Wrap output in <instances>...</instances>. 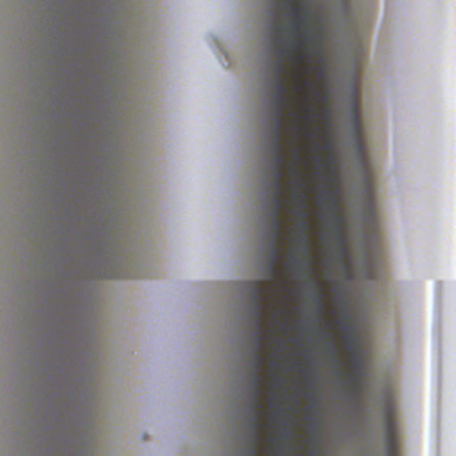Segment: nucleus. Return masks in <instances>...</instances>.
Masks as SVG:
<instances>
[{"label": "nucleus", "mask_w": 456, "mask_h": 456, "mask_svg": "<svg viewBox=\"0 0 456 456\" xmlns=\"http://www.w3.org/2000/svg\"><path fill=\"white\" fill-rule=\"evenodd\" d=\"M333 235L337 240L338 245L341 244H347L346 237L344 232V230L342 229H337L335 232H333Z\"/></svg>", "instance_id": "16"}, {"label": "nucleus", "mask_w": 456, "mask_h": 456, "mask_svg": "<svg viewBox=\"0 0 456 456\" xmlns=\"http://www.w3.org/2000/svg\"><path fill=\"white\" fill-rule=\"evenodd\" d=\"M282 314L281 311L280 312H275L274 314H273V317L276 318L278 315H281Z\"/></svg>", "instance_id": "29"}, {"label": "nucleus", "mask_w": 456, "mask_h": 456, "mask_svg": "<svg viewBox=\"0 0 456 456\" xmlns=\"http://www.w3.org/2000/svg\"><path fill=\"white\" fill-rule=\"evenodd\" d=\"M345 386L350 388L352 397H358L362 389V379L360 377V373L349 372Z\"/></svg>", "instance_id": "9"}, {"label": "nucleus", "mask_w": 456, "mask_h": 456, "mask_svg": "<svg viewBox=\"0 0 456 456\" xmlns=\"http://www.w3.org/2000/svg\"><path fill=\"white\" fill-rule=\"evenodd\" d=\"M258 419H259V416L256 415V418H255V422H254V427H255V430H256L255 436H256V438L258 437V435H257Z\"/></svg>", "instance_id": "22"}, {"label": "nucleus", "mask_w": 456, "mask_h": 456, "mask_svg": "<svg viewBox=\"0 0 456 456\" xmlns=\"http://www.w3.org/2000/svg\"><path fill=\"white\" fill-rule=\"evenodd\" d=\"M370 211L371 213V216H374V209H373V205H372L371 200H370Z\"/></svg>", "instance_id": "26"}, {"label": "nucleus", "mask_w": 456, "mask_h": 456, "mask_svg": "<svg viewBox=\"0 0 456 456\" xmlns=\"http://www.w3.org/2000/svg\"><path fill=\"white\" fill-rule=\"evenodd\" d=\"M281 32H283V28H279V33H281Z\"/></svg>", "instance_id": "31"}, {"label": "nucleus", "mask_w": 456, "mask_h": 456, "mask_svg": "<svg viewBox=\"0 0 456 456\" xmlns=\"http://www.w3.org/2000/svg\"><path fill=\"white\" fill-rule=\"evenodd\" d=\"M253 297H254V302H255V305L253 307V313H254V315H255V318H256V322H255V324H256V327L257 328V332H256V363H255V369H256V372L254 374V384H255V395H254V403L256 407H260L261 406V402L258 398V395H259V390H260V386H261V383H262V378L261 376L258 374V371L261 368V365H262V362L259 358V354H258V351L259 349L261 348L262 346V338H263V335H262V318L264 316V309H263V306L260 303L261 301V297H262V290L260 289L259 286H258V283L256 282L255 284V291H254V295H253Z\"/></svg>", "instance_id": "3"}, {"label": "nucleus", "mask_w": 456, "mask_h": 456, "mask_svg": "<svg viewBox=\"0 0 456 456\" xmlns=\"http://www.w3.org/2000/svg\"><path fill=\"white\" fill-rule=\"evenodd\" d=\"M257 455V449L256 447H254L252 449V456H256Z\"/></svg>", "instance_id": "28"}, {"label": "nucleus", "mask_w": 456, "mask_h": 456, "mask_svg": "<svg viewBox=\"0 0 456 456\" xmlns=\"http://www.w3.org/2000/svg\"><path fill=\"white\" fill-rule=\"evenodd\" d=\"M386 434L385 450L387 456H398V442L396 436V423L395 420V408L391 403L384 409Z\"/></svg>", "instance_id": "4"}, {"label": "nucleus", "mask_w": 456, "mask_h": 456, "mask_svg": "<svg viewBox=\"0 0 456 456\" xmlns=\"http://www.w3.org/2000/svg\"><path fill=\"white\" fill-rule=\"evenodd\" d=\"M287 434H288V436H290V430H288Z\"/></svg>", "instance_id": "32"}, {"label": "nucleus", "mask_w": 456, "mask_h": 456, "mask_svg": "<svg viewBox=\"0 0 456 456\" xmlns=\"http://www.w3.org/2000/svg\"><path fill=\"white\" fill-rule=\"evenodd\" d=\"M326 148H327V149H331V143H330V142H328V143L326 144Z\"/></svg>", "instance_id": "30"}, {"label": "nucleus", "mask_w": 456, "mask_h": 456, "mask_svg": "<svg viewBox=\"0 0 456 456\" xmlns=\"http://www.w3.org/2000/svg\"><path fill=\"white\" fill-rule=\"evenodd\" d=\"M339 190L338 188L330 191L328 192V198L330 200V219L331 224L333 226V232L337 229L344 230L346 224L345 217L339 214L340 205L338 200Z\"/></svg>", "instance_id": "6"}, {"label": "nucleus", "mask_w": 456, "mask_h": 456, "mask_svg": "<svg viewBox=\"0 0 456 456\" xmlns=\"http://www.w3.org/2000/svg\"><path fill=\"white\" fill-rule=\"evenodd\" d=\"M281 247L280 242L272 241L271 243V254H270V265H269V273L270 277L273 280H276L278 278L277 272V264L281 257Z\"/></svg>", "instance_id": "8"}, {"label": "nucleus", "mask_w": 456, "mask_h": 456, "mask_svg": "<svg viewBox=\"0 0 456 456\" xmlns=\"http://www.w3.org/2000/svg\"><path fill=\"white\" fill-rule=\"evenodd\" d=\"M284 148L282 145V142L280 141H273V155L276 153H283Z\"/></svg>", "instance_id": "18"}, {"label": "nucleus", "mask_w": 456, "mask_h": 456, "mask_svg": "<svg viewBox=\"0 0 456 456\" xmlns=\"http://www.w3.org/2000/svg\"><path fill=\"white\" fill-rule=\"evenodd\" d=\"M322 300H323V294H321L318 297V303H319V306H320V312L322 314L324 313V310H325V307H324V305L322 303Z\"/></svg>", "instance_id": "20"}, {"label": "nucleus", "mask_w": 456, "mask_h": 456, "mask_svg": "<svg viewBox=\"0 0 456 456\" xmlns=\"http://www.w3.org/2000/svg\"><path fill=\"white\" fill-rule=\"evenodd\" d=\"M282 1L289 6V14L295 18L294 21L291 23V29L293 33L296 35H302L304 37L303 40H295L292 42V49L278 50V53L281 56L289 53L291 60L295 62L294 77L297 84L294 91L297 96H304L302 98L297 97V104L304 110L305 115H301L296 109H291L290 114L295 119L302 122L301 125L296 124L294 126V129L301 133H305L308 137H313L314 135V132L308 128V125L312 118L314 106L309 102L306 94L309 91H313L315 97H319L320 92L317 90L315 84L312 80L305 78V74L309 69L308 67L304 65L306 61V55L298 52L299 50L308 49L311 55L322 57V45L320 37H314L310 33V10L307 7L301 8L300 6H296V4H299L303 0Z\"/></svg>", "instance_id": "1"}, {"label": "nucleus", "mask_w": 456, "mask_h": 456, "mask_svg": "<svg viewBox=\"0 0 456 456\" xmlns=\"http://www.w3.org/2000/svg\"><path fill=\"white\" fill-rule=\"evenodd\" d=\"M282 206V182L274 183L273 217H281Z\"/></svg>", "instance_id": "10"}, {"label": "nucleus", "mask_w": 456, "mask_h": 456, "mask_svg": "<svg viewBox=\"0 0 456 456\" xmlns=\"http://www.w3.org/2000/svg\"><path fill=\"white\" fill-rule=\"evenodd\" d=\"M283 113H279L278 110H275V126L273 129V141L282 142L283 133Z\"/></svg>", "instance_id": "14"}, {"label": "nucleus", "mask_w": 456, "mask_h": 456, "mask_svg": "<svg viewBox=\"0 0 456 456\" xmlns=\"http://www.w3.org/2000/svg\"><path fill=\"white\" fill-rule=\"evenodd\" d=\"M283 233V224L281 217H273L272 241L280 242V239Z\"/></svg>", "instance_id": "15"}, {"label": "nucleus", "mask_w": 456, "mask_h": 456, "mask_svg": "<svg viewBox=\"0 0 456 456\" xmlns=\"http://www.w3.org/2000/svg\"><path fill=\"white\" fill-rule=\"evenodd\" d=\"M122 276L118 274V273H111L108 276V278H110V279H118V278H121Z\"/></svg>", "instance_id": "24"}, {"label": "nucleus", "mask_w": 456, "mask_h": 456, "mask_svg": "<svg viewBox=\"0 0 456 456\" xmlns=\"http://www.w3.org/2000/svg\"><path fill=\"white\" fill-rule=\"evenodd\" d=\"M343 330L348 333L345 337V340L346 347L348 348L352 355L350 360V365L353 368L352 372L360 373V370L362 368V357L357 345V338L354 335L353 328L350 325H345Z\"/></svg>", "instance_id": "5"}, {"label": "nucleus", "mask_w": 456, "mask_h": 456, "mask_svg": "<svg viewBox=\"0 0 456 456\" xmlns=\"http://www.w3.org/2000/svg\"><path fill=\"white\" fill-rule=\"evenodd\" d=\"M347 244L338 245V256L340 259H345L347 256Z\"/></svg>", "instance_id": "19"}, {"label": "nucleus", "mask_w": 456, "mask_h": 456, "mask_svg": "<svg viewBox=\"0 0 456 456\" xmlns=\"http://www.w3.org/2000/svg\"><path fill=\"white\" fill-rule=\"evenodd\" d=\"M371 182H370V177H367L366 178V184L368 186V189H367V193L368 195L370 196V198H371Z\"/></svg>", "instance_id": "21"}, {"label": "nucleus", "mask_w": 456, "mask_h": 456, "mask_svg": "<svg viewBox=\"0 0 456 456\" xmlns=\"http://www.w3.org/2000/svg\"><path fill=\"white\" fill-rule=\"evenodd\" d=\"M275 92L273 94V103L275 105V110L278 112L284 113L285 107L290 103L286 97V93L289 91L288 86L284 83L283 78L275 77L274 80Z\"/></svg>", "instance_id": "7"}, {"label": "nucleus", "mask_w": 456, "mask_h": 456, "mask_svg": "<svg viewBox=\"0 0 456 456\" xmlns=\"http://www.w3.org/2000/svg\"><path fill=\"white\" fill-rule=\"evenodd\" d=\"M328 115H329V111H328V110H324V111L322 112V117H323L324 118H328Z\"/></svg>", "instance_id": "27"}, {"label": "nucleus", "mask_w": 456, "mask_h": 456, "mask_svg": "<svg viewBox=\"0 0 456 456\" xmlns=\"http://www.w3.org/2000/svg\"><path fill=\"white\" fill-rule=\"evenodd\" d=\"M361 156L362 157V161H365V159H364L363 154H362V155H361Z\"/></svg>", "instance_id": "34"}, {"label": "nucleus", "mask_w": 456, "mask_h": 456, "mask_svg": "<svg viewBox=\"0 0 456 456\" xmlns=\"http://www.w3.org/2000/svg\"><path fill=\"white\" fill-rule=\"evenodd\" d=\"M318 161H319V162H321V163H322V159H320V158L318 159Z\"/></svg>", "instance_id": "33"}, {"label": "nucleus", "mask_w": 456, "mask_h": 456, "mask_svg": "<svg viewBox=\"0 0 456 456\" xmlns=\"http://www.w3.org/2000/svg\"><path fill=\"white\" fill-rule=\"evenodd\" d=\"M337 159L331 155L326 163H322L325 169L330 173L331 179L330 183L336 184L338 182V169L336 167Z\"/></svg>", "instance_id": "13"}, {"label": "nucleus", "mask_w": 456, "mask_h": 456, "mask_svg": "<svg viewBox=\"0 0 456 456\" xmlns=\"http://www.w3.org/2000/svg\"><path fill=\"white\" fill-rule=\"evenodd\" d=\"M331 353L332 354L336 355L338 354V350H337V347L335 346L334 344H332L331 346Z\"/></svg>", "instance_id": "25"}, {"label": "nucleus", "mask_w": 456, "mask_h": 456, "mask_svg": "<svg viewBox=\"0 0 456 456\" xmlns=\"http://www.w3.org/2000/svg\"><path fill=\"white\" fill-rule=\"evenodd\" d=\"M354 132H355V146L357 149V151L360 155L364 154V145L361 137V127L359 124V116L357 112V104L355 103L354 106Z\"/></svg>", "instance_id": "12"}, {"label": "nucleus", "mask_w": 456, "mask_h": 456, "mask_svg": "<svg viewBox=\"0 0 456 456\" xmlns=\"http://www.w3.org/2000/svg\"><path fill=\"white\" fill-rule=\"evenodd\" d=\"M286 159L283 153H276L273 155V175H274V183L281 182L283 172L282 167L284 166Z\"/></svg>", "instance_id": "11"}, {"label": "nucleus", "mask_w": 456, "mask_h": 456, "mask_svg": "<svg viewBox=\"0 0 456 456\" xmlns=\"http://www.w3.org/2000/svg\"><path fill=\"white\" fill-rule=\"evenodd\" d=\"M294 148L292 151L293 155V163L290 168L291 175H293V183L297 185V189L293 190V199L295 202H297L299 205V208L296 210L297 214L300 216L299 221V227L302 231L303 234V241L305 245V252L308 254L310 251L309 246H308V236H307V231L309 228L308 223L305 220V218L307 216V212L305 210V201H306V195L305 193L301 190V188L305 185V181L303 179L302 173L298 170L297 166L299 162L301 161L300 152L299 149L296 146V143L292 142Z\"/></svg>", "instance_id": "2"}, {"label": "nucleus", "mask_w": 456, "mask_h": 456, "mask_svg": "<svg viewBox=\"0 0 456 456\" xmlns=\"http://www.w3.org/2000/svg\"><path fill=\"white\" fill-rule=\"evenodd\" d=\"M285 74V67L282 61H279L275 65V77H283Z\"/></svg>", "instance_id": "17"}, {"label": "nucleus", "mask_w": 456, "mask_h": 456, "mask_svg": "<svg viewBox=\"0 0 456 456\" xmlns=\"http://www.w3.org/2000/svg\"><path fill=\"white\" fill-rule=\"evenodd\" d=\"M281 384V378L278 375H273V385L278 387Z\"/></svg>", "instance_id": "23"}]
</instances>
